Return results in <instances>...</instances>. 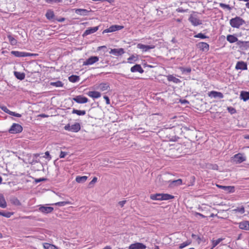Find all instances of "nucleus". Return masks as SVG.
I'll return each mask as SVG.
<instances>
[{"mask_svg": "<svg viewBox=\"0 0 249 249\" xmlns=\"http://www.w3.org/2000/svg\"><path fill=\"white\" fill-rule=\"evenodd\" d=\"M130 71L132 72H139L140 73H142L144 72L141 66L139 64H136L131 68Z\"/></svg>", "mask_w": 249, "mask_h": 249, "instance_id": "f3484780", "label": "nucleus"}, {"mask_svg": "<svg viewBox=\"0 0 249 249\" xmlns=\"http://www.w3.org/2000/svg\"><path fill=\"white\" fill-rule=\"evenodd\" d=\"M196 215H199V216H201L202 218L205 217V216L204 215H203L202 214H201L200 213H196Z\"/></svg>", "mask_w": 249, "mask_h": 249, "instance_id": "69168bd1", "label": "nucleus"}, {"mask_svg": "<svg viewBox=\"0 0 249 249\" xmlns=\"http://www.w3.org/2000/svg\"><path fill=\"white\" fill-rule=\"evenodd\" d=\"M99 89L101 91L110 90V88L108 83H102L98 87Z\"/></svg>", "mask_w": 249, "mask_h": 249, "instance_id": "aec40b11", "label": "nucleus"}, {"mask_svg": "<svg viewBox=\"0 0 249 249\" xmlns=\"http://www.w3.org/2000/svg\"><path fill=\"white\" fill-rule=\"evenodd\" d=\"M246 21L241 17L236 16L230 20V25L234 28L239 29L242 25L245 24Z\"/></svg>", "mask_w": 249, "mask_h": 249, "instance_id": "f257e3e1", "label": "nucleus"}, {"mask_svg": "<svg viewBox=\"0 0 249 249\" xmlns=\"http://www.w3.org/2000/svg\"><path fill=\"white\" fill-rule=\"evenodd\" d=\"M227 40L231 43L238 42V38L234 35H229L227 36Z\"/></svg>", "mask_w": 249, "mask_h": 249, "instance_id": "b1692460", "label": "nucleus"}, {"mask_svg": "<svg viewBox=\"0 0 249 249\" xmlns=\"http://www.w3.org/2000/svg\"><path fill=\"white\" fill-rule=\"evenodd\" d=\"M137 48L142 49L143 52H147L150 49H154L155 48L154 45H146L142 44H138L137 45Z\"/></svg>", "mask_w": 249, "mask_h": 249, "instance_id": "4468645a", "label": "nucleus"}, {"mask_svg": "<svg viewBox=\"0 0 249 249\" xmlns=\"http://www.w3.org/2000/svg\"><path fill=\"white\" fill-rule=\"evenodd\" d=\"M167 80L169 81H172L176 84H178L181 82L180 79L174 77L173 75H169L168 76H167Z\"/></svg>", "mask_w": 249, "mask_h": 249, "instance_id": "a878e982", "label": "nucleus"}, {"mask_svg": "<svg viewBox=\"0 0 249 249\" xmlns=\"http://www.w3.org/2000/svg\"><path fill=\"white\" fill-rule=\"evenodd\" d=\"M64 129L66 130L71 131V125L70 124H68L65 126Z\"/></svg>", "mask_w": 249, "mask_h": 249, "instance_id": "bf43d9fd", "label": "nucleus"}, {"mask_svg": "<svg viewBox=\"0 0 249 249\" xmlns=\"http://www.w3.org/2000/svg\"><path fill=\"white\" fill-rule=\"evenodd\" d=\"M187 10H184L182 8H178V9H177V11L178 12H180V13H183V12H185L187 11Z\"/></svg>", "mask_w": 249, "mask_h": 249, "instance_id": "0e129e2a", "label": "nucleus"}, {"mask_svg": "<svg viewBox=\"0 0 249 249\" xmlns=\"http://www.w3.org/2000/svg\"><path fill=\"white\" fill-rule=\"evenodd\" d=\"M190 243H191V242L189 241L184 242L179 245V249H182L185 248V247L187 246L188 245H190Z\"/></svg>", "mask_w": 249, "mask_h": 249, "instance_id": "49530a36", "label": "nucleus"}, {"mask_svg": "<svg viewBox=\"0 0 249 249\" xmlns=\"http://www.w3.org/2000/svg\"><path fill=\"white\" fill-rule=\"evenodd\" d=\"M104 98L106 100V104L107 105H109L110 104V100H109V97L108 96H104Z\"/></svg>", "mask_w": 249, "mask_h": 249, "instance_id": "680f3d73", "label": "nucleus"}, {"mask_svg": "<svg viewBox=\"0 0 249 249\" xmlns=\"http://www.w3.org/2000/svg\"><path fill=\"white\" fill-rule=\"evenodd\" d=\"M46 17L48 19H53L54 17L53 12L52 10H48L46 14Z\"/></svg>", "mask_w": 249, "mask_h": 249, "instance_id": "473e14b6", "label": "nucleus"}, {"mask_svg": "<svg viewBox=\"0 0 249 249\" xmlns=\"http://www.w3.org/2000/svg\"><path fill=\"white\" fill-rule=\"evenodd\" d=\"M223 238H218L216 240H212V247L211 249H213L214 247H215L218 244H219L222 240Z\"/></svg>", "mask_w": 249, "mask_h": 249, "instance_id": "f704fd0d", "label": "nucleus"}, {"mask_svg": "<svg viewBox=\"0 0 249 249\" xmlns=\"http://www.w3.org/2000/svg\"><path fill=\"white\" fill-rule=\"evenodd\" d=\"M180 69L183 73L188 74L191 71V68L190 67H188V68L181 67L180 68Z\"/></svg>", "mask_w": 249, "mask_h": 249, "instance_id": "a19ab883", "label": "nucleus"}, {"mask_svg": "<svg viewBox=\"0 0 249 249\" xmlns=\"http://www.w3.org/2000/svg\"><path fill=\"white\" fill-rule=\"evenodd\" d=\"M161 200H167L173 199L174 196L168 194H161Z\"/></svg>", "mask_w": 249, "mask_h": 249, "instance_id": "c85d7f7f", "label": "nucleus"}, {"mask_svg": "<svg viewBox=\"0 0 249 249\" xmlns=\"http://www.w3.org/2000/svg\"><path fill=\"white\" fill-rule=\"evenodd\" d=\"M124 28L122 26L114 25L110 26L109 28L105 29L103 32V34L106 33H111L113 32H115L116 31L121 30Z\"/></svg>", "mask_w": 249, "mask_h": 249, "instance_id": "0eeeda50", "label": "nucleus"}, {"mask_svg": "<svg viewBox=\"0 0 249 249\" xmlns=\"http://www.w3.org/2000/svg\"><path fill=\"white\" fill-rule=\"evenodd\" d=\"M209 96L211 97L218 98L219 99L223 98L224 97L223 94L221 92L216 91H211L209 93Z\"/></svg>", "mask_w": 249, "mask_h": 249, "instance_id": "dca6fc26", "label": "nucleus"}, {"mask_svg": "<svg viewBox=\"0 0 249 249\" xmlns=\"http://www.w3.org/2000/svg\"><path fill=\"white\" fill-rule=\"evenodd\" d=\"M161 194H152L150 195V198L152 200H161Z\"/></svg>", "mask_w": 249, "mask_h": 249, "instance_id": "7c9ffc66", "label": "nucleus"}, {"mask_svg": "<svg viewBox=\"0 0 249 249\" xmlns=\"http://www.w3.org/2000/svg\"><path fill=\"white\" fill-rule=\"evenodd\" d=\"M227 110L229 113L231 114H233L236 112V109L231 107H227Z\"/></svg>", "mask_w": 249, "mask_h": 249, "instance_id": "8fccbe9b", "label": "nucleus"}, {"mask_svg": "<svg viewBox=\"0 0 249 249\" xmlns=\"http://www.w3.org/2000/svg\"><path fill=\"white\" fill-rule=\"evenodd\" d=\"M98 29H99L98 26L89 28L84 32L83 36H85L88 35L93 34V33L96 32L98 30Z\"/></svg>", "mask_w": 249, "mask_h": 249, "instance_id": "a211bd4d", "label": "nucleus"}, {"mask_svg": "<svg viewBox=\"0 0 249 249\" xmlns=\"http://www.w3.org/2000/svg\"><path fill=\"white\" fill-rule=\"evenodd\" d=\"M43 247L45 249H58L54 245L47 243L43 244Z\"/></svg>", "mask_w": 249, "mask_h": 249, "instance_id": "2f4dec72", "label": "nucleus"}, {"mask_svg": "<svg viewBox=\"0 0 249 249\" xmlns=\"http://www.w3.org/2000/svg\"><path fill=\"white\" fill-rule=\"evenodd\" d=\"M97 181V178L96 177H94L92 180L89 183L88 187L89 188L92 187Z\"/></svg>", "mask_w": 249, "mask_h": 249, "instance_id": "a18cd8bd", "label": "nucleus"}, {"mask_svg": "<svg viewBox=\"0 0 249 249\" xmlns=\"http://www.w3.org/2000/svg\"><path fill=\"white\" fill-rule=\"evenodd\" d=\"M0 108L1 109V110H2L3 111H4L5 112L8 113V114L10 115V112L11 111H10V110H9L5 106H0Z\"/></svg>", "mask_w": 249, "mask_h": 249, "instance_id": "603ef678", "label": "nucleus"}, {"mask_svg": "<svg viewBox=\"0 0 249 249\" xmlns=\"http://www.w3.org/2000/svg\"><path fill=\"white\" fill-rule=\"evenodd\" d=\"M237 44L241 47H246L249 45V41H238Z\"/></svg>", "mask_w": 249, "mask_h": 249, "instance_id": "37998d69", "label": "nucleus"}, {"mask_svg": "<svg viewBox=\"0 0 249 249\" xmlns=\"http://www.w3.org/2000/svg\"><path fill=\"white\" fill-rule=\"evenodd\" d=\"M68 154L67 152H63V151H61L60 152V155H59V157L60 158H65V157Z\"/></svg>", "mask_w": 249, "mask_h": 249, "instance_id": "4d7b16f0", "label": "nucleus"}, {"mask_svg": "<svg viewBox=\"0 0 249 249\" xmlns=\"http://www.w3.org/2000/svg\"><path fill=\"white\" fill-rule=\"evenodd\" d=\"M46 180V178H36L35 179V181L36 183H38L42 181Z\"/></svg>", "mask_w": 249, "mask_h": 249, "instance_id": "052dcab7", "label": "nucleus"}, {"mask_svg": "<svg viewBox=\"0 0 249 249\" xmlns=\"http://www.w3.org/2000/svg\"><path fill=\"white\" fill-rule=\"evenodd\" d=\"M39 211L45 213H51L53 210V208L52 207H47V206H41L39 208Z\"/></svg>", "mask_w": 249, "mask_h": 249, "instance_id": "6ab92c4d", "label": "nucleus"}, {"mask_svg": "<svg viewBox=\"0 0 249 249\" xmlns=\"http://www.w3.org/2000/svg\"><path fill=\"white\" fill-rule=\"evenodd\" d=\"M146 247L145 245L141 243H136L131 244L129 247V249H145Z\"/></svg>", "mask_w": 249, "mask_h": 249, "instance_id": "9b49d317", "label": "nucleus"}, {"mask_svg": "<svg viewBox=\"0 0 249 249\" xmlns=\"http://www.w3.org/2000/svg\"><path fill=\"white\" fill-rule=\"evenodd\" d=\"M63 83L60 81L52 82L50 83L51 86H54L55 87H62L63 86Z\"/></svg>", "mask_w": 249, "mask_h": 249, "instance_id": "e433bc0d", "label": "nucleus"}, {"mask_svg": "<svg viewBox=\"0 0 249 249\" xmlns=\"http://www.w3.org/2000/svg\"><path fill=\"white\" fill-rule=\"evenodd\" d=\"M232 211L235 213L239 212L242 214L244 213L245 212V208L243 206L241 207H237L236 209H233Z\"/></svg>", "mask_w": 249, "mask_h": 249, "instance_id": "ea45409f", "label": "nucleus"}, {"mask_svg": "<svg viewBox=\"0 0 249 249\" xmlns=\"http://www.w3.org/2000/svg\"><path fill=\"white\" fill-rule=\"evenodd\" d=\"M239 228L243 230L249 231V221H243L239 223Z\"/></svg>", "mask_w": 249, "mask_h": 249, "instance_id": "2eb2a0df", "label": "nucleus"}, {"mask_svg": "<svg viewBox=\"0 0 249 249\" xmlns=\"http://www.w3.org/2000/svg\"><path fill=\"white\" fill-rule=\"evenodd\" d=\"M196 38H200L201 39H204L208 38L209 37L203 34L202 33H199L194 36Z\"/></svg>", "mask_w": 249, "mask_h": 249, "instance_id": "09e8293b", "label": "nucleus"}, {"mask_svg": "<svg viewBox=\"0 0 249 249\" xmlns=\"http://www.w3.org/2000/svg\"><path fill=\"white\" fill-rule=\"evenodd\" d=\"M216 186L220 189H223L226 193H233L235 191L234 186H223L221 185H216Z\"/></svg>", "mask_w": 249, "mask_h": 249, "instance_id": "9d476101", "label": "nucleus"}, {"mask_svg": "<svg viewBox=\"0 0 249 249\" xmlns=\"http://www.w3.org/2000/svg\"><path fill=\"white\" fill-rule=\"evenodd\" d=\"M87 178H88V177L85 176H81V177L77 176L75 180L78 183H82L85 182L87 180Z\"/></svg>", "mask_w": 249, "mask_h": 249, "instance_id": "c756f323", "label": "nucleus"}, {"mask_svg": "<svg viewBox=\"0 0 249 249\" xmlns=\"http://www.w3.org/2000/svg\"><path fill=\"white\" fill-rule=\"evenodd\" d=\"M72 114H76L78 115H84L86 114V111L85 110H77L76 109L73 108L72 111Z\"/></svg>", "mask_w": 249, "mask_h": 249, "instance_id": "72a5a7b5", "label": "nucleus"}, {"mask_svg": "<svg viewBox=\"0 0 249 249\" xmlns=\"http://www.w3.org/2000/svg\"><path fill=\"white\" fill-rule=\"evenodd\" d=\"M248 69L247 64L242 61H238L235 66V69L246 70Z\"/></svg>", "mask_w": 249, "mask_h": 249, "instance_id": "f8f14e48", "label": "nucleus"}, {"mask_svg": "<svg viewBox=\"0 0 249 249\" xmlns=\"http://www.w3.org/2000/svg\"><path fill=\"white\" fill-rule=\"evenodd\" d=\"M81 127L79 123H75L71 125V131L73 132H77L80 130Z\"/></svg>", "mask_w": 249, "mask_h": 249, "instance_id": "393cba45", "label": "nucleus"}, {"mask_svg": "<svg viewBox=\"0 0 249 249\" xmlns=\"http://www.w3.org/2000/svg\"><path fill=\"white\" fill-rule=\"evenodd\" d=\"M22 127L18 124H13L9 129V132L11 134L20 133L22 131Z\"/></svg>", "mask_w": 249, "mask_h": 249, "instance_id": "7ed1b4c3", "label": "nucleus"}, {"mask_svg": "<svg viewBox=\"0 0 249 249\" xmlns=\"http://www.w3.org/2000/svg\"><path fill=\"white\" fill-rule=\"evenodd\" d=\"M240 97L244 101H247L249 100V92L242 91L240 93Z\"/></svg>", "mask_w": 249, "mask_h": 249, "instance_id": "4be33fe9", "label": "nucleus"}, {"mask_svg": "<svg viewBox=\"0 0 249 249\" xmlns=\"http://www.w3.org/2000/svg\"><path fill=\"white\" fill-rule=\"evenodd\" d=\"M126 201V200H123L119 201L118 204L121 206V207H124V205L125 204Z\"/></svg>", "mask_w": 249, "mask_h": 249, "instance_id": "e2e57ef3", "label": "nucleus"}, {"mask_svg": "<svg viewBox=\"0 0 249 249\" xmlns=\"http://www.w3.org/2000/svg\"><path fill=\"white\" fill-rule=\"evenodd\" d=\"M89 12V11L85 9H77L75 10V13L81 16H87Z\"/></svg>", "mask_w": 249, "mask_h": 249, "instance_id": "5701e85b", "label": "nucleus"}, {"mask_svg": "<svg viewBox=\"0 0 249 249\" xmlns=\"http://www.w3.org/2000/svg\"><path fill=\"white\" fill-rule=\"evenodd\" d=\"M182 180L181 179H178L177 180H174L171 181L170 183V185L173 186H178L182 184Z\"/></svg>", "mask_w": 249, "mask_h": 249, "instance_id": "4c0bfd02", "label": "nucleus"}, {"mask_svg": "<svg viewBox=\"0 0 249 249\" xmlns=\"http://www.w3.org/2000/svg\"><path fill=\"white\" fill-rule=\"evenodd\" d=\"M233 160L236 163H240L245 161L246 158L245 157L243 156L241 154L238 153L234 156Z\"/></svg>", "mask_w": 249, "mask_h": 249, "instance_id": "1a4fd4ad", "label": "nucleus"}, {"mask_svg": "<svg viewBox=\"0 0 249 249\" xmlns=\"http://www.w3.org/2000/svg\"><path fill=\"white\" fill-rule=\"evenodd\" d=\"M13 213H13L9 212H6V213L0 212V215H2V216L7 217V218H9L13 214Z\"/></svg>", "mask_w": 249, "mask_h": 249, "instance_id": "79ce46f5", "label": "nucleus"}, {"mask_svg": "<svg viewBox=\"0 0 249 249\" xmlns=\"http://www.w3.org/2000/svg\"><path fill=\"white\" fill-rule=\"evenodd\" d=\"M103 249H111V248L110 246H106Z\"/></svg>", "mask_w": 249, "mask_h": 249, "instance_id": "774afa93", "label": "nucleus"}, {"mask_svg": "<svg viewBox=\"0 0 249 249\" xmlns=\"http://www.w3.org/2000/svg\"><path fill=\"white\" fill-rule=\"evenodd\" d=\"M10 115L17 117H21V115L20 114L17 113L13 112V111H11Z\"/></svg>", "mask_w": 249, "mask_h": 249, "instance_id": "6e6d98bb", "label": "nucleus"}, {"mask_svg": "<svg viewBox=\"0 0 249 249\" xmlns=\"http://www.w3.org/2000/svg\"><path fill=\"white\" fill-rule=\"evenodd\" d=\"M11 54L14 55V56L18 57H26V56H36L37 54L36 53H29L23 52H19L17 51H12L11 52Z\"/></svg>", "mask_w": 249, "mask_h": 249, "instance_id": "f03ea898", "label": "nucleus"}, {"mask_svg": "<svg viewBox=\"0 0 249 249\" xmlns=\"http://www.w3.org/2000/svg\"><path fill=\"white\" fill-rule=\"evenodd\" d=\"M219 6L220 7L222 8H226L227 9H228L229 10H231V7L228 4H225V3H219Z\"/></svg>", "mask_w": 249, "mask_h": 249, "instance_id": "de8ad7c7", "label": "nucleus"}, {"mask_svg": "<svg viewBox=\"0 0 249 249\" xmlns=\"http://www.w3.org/2000/svg\"><path fill=\"white\" fill-rule=\"evenodd\" d=\"M137 57L135 56L134 55H131L127 59V61L128 63H131L132 61H136L137 60Z\"/></svg>", "mask_w": 249, "mask_h": 249, "instance_id": "3c124183", "label": "nucleus"}, {"mask_svg": "<svg viewBox=\"0 0 249 249\" xmlns=\"http://www.w3.org/2000/svg\"><path fill=\"white\" fill-rule=\"evenodd\" d=\"M69 80L71 82H76L79 81V77L77 75H72L69 77Z\"/></svg>", "mask_w": 249, "mask_h": 249, "instance_id": "58836bf2", "label": "nucleus"}, {"mask_svg": "<svg viewBox=\"0 0 249 249\" xmlns=\"http://www.w3.org/2000/svg\"><path fill=\"white\" fill-rule=\"evenodd\" d=\"M124 53V51L123 48L111 49L110 51L109 52L110 54H112L116 56L121 55Z\"/></svg>", "mask_w": 249, "mask_h": 249, "instance_id": "ddd939ff", "label": "nucleus"}, {"mask_svg": "<svg viewBox=\"0 0 249 249\" xmlns=\"http://www.w3.org/2000/svg\"><path fill=\"white\" fill-rule=\"evenodd\" d=\"M188 20L192 25L195 26L202 24L201 21L197 18L196 16L191 15Z\"/></svg>", "mask_w": 249, "mask_h": 249, "instance_id": "423d86ee", "label": "nucleus"}, {"mask_svg": "<svg viewBox=\"0 0 249 249\" xmlns=\"http://www.w3.org/2000/svg\"><path fill=\"white\" fill-rule=\"evenodd\" d=\"M45 1L48 3L53 4L54 3H59L62 1V0H45Z\"/></svg>", "mask_w": 249, "mask_h": 249, "instance_id": "864d4df0", "label": "nucleus"}, {"mask_svg": "<svg viewBox=\"0 0 249 249\" xmlns=\"http://www.w3.org/2000/svg\"><path fill=\"white\" fill-rule=\"evenodd\" d=\"M87 94L88 96L93 98H99L100 97H101V93L99 92L96 91H89Z\"/></svg>", "mask_w": 249, "mask_h": 249, "instance_id": "412c9836", "label": "nucleus"}, {"mask_svg": "<svg viewBox=\"0 0 249 249\" xmlns=\"http://www.w3.org/2000/svg\"><path fill=\"white\" fill-rule=\"evenodd\" d=\"M10 201L12 204L16 205V206H19L21 205V203L20 202L19 200L15 197H13L11 198Z\"/></svg>", "mask_w": 249, "mask_h": 249, "instance_id": "c9c22d12", "label": "nucleus"}, {"mask_svg": "<svg viewBox=\"0 0 249 249\" xmlns=\"http://www.w3.org/2000/svg\"><path fill=\"white\" fill-rule=\"evenodd\" d=\"M71 204V202L69 201H61V202H58L55 203L54 204L55 205L58 206H64L67 204Z\"/></svg>", "mask_w": 249, "mask_h": 249, "instance_id": "c03bdc74", "label": "nucleus"}, {"mask_svg": "<svg viewBox=\"0 0 249 249\" xmlns=\"http://www.w3.org/2000/svg\"><path fill=\"white\" fill-rule=\"evenodd\" d=\"M7 207V203L5 199L4 196L2 195H0V207L2 208H5Z\"/></svg>", "mask_w": 249, "mask_h": 249, "instance_id": "bb28decb", "label": "nucleus"}, {"mask_svg": "<svg viewBox=\"0 0 249 249\" xmlns=\"http://www.w3.org/2000/svg\"><path fill=\"white\" fill-rule=\"evenodd\" d=\"M217 168H218V166L216 164H214V165H213V167L212 168L214 170H216L217 169Z\"/></svg>", "mask_w": 249, "mask_h": 249, "instance_id": "338daca9", "label": "nucleus"}, {"mask_svg": "<svg viewBox=\"0 0 249 249\" xmlns=\"http://www.w3.org/2000/svg\"><path fill=\"white\" fill-rule=\"evenodd\" d=\"M44 157L46 159H48L49 160H50L51 159V156L50 155V153L48 151H46L45 153V156H44Z\"/></svg>", "mask_w": 249, "mask_h": 249, "instance_id": "13d9d810", "label": "nucleus"}, {"mask_svg": "<svg viewBox=\"0 0 249 249\" xmlns=\"http://www.w3.org/2000/svg\"><path fill=\"white\" fill-rule=\"evenodd\" d=\"M8 38L9 41L11 42V44H15L17 43L16 40L12 36H8Z\"/></svg>", "mask_w": 249, "mask_h": 249, "instance_id": "5fc2aeb1", "label": "nucleus"}, {"mask_svg": "<svg viewBox=\"0 0 249 249\" xmlns=\"http://www.w3.org/2000/svg\"><path fill=\"white\" fill-rule=\"evenodd\" d=\"M72 100L78 104H84L88 102L89 99L83 95H77L73 98Z\"/></svg>", "mask_w": 249, "mask_h": 249, "instance_id": "20e7f679", "label": "nucleus"}, {"mask_svg": "<svg viewBox=\"0 0 249 249\" xmlns=\"http://www.w3.org/2000/svg\"><path fill=\"white\" fill-rule=\"evenodd\" d=\"M99 57L96 56H92L87 59L83 63V65H92L94 63L99 61Z\"/></svg>", "mask_w": 249, "mask_h": 249, "instance_id": "39448f33", "label": "nucleus"}, {"mask_svg": "<svg viewBox=\"0 0 249 249\" xmlns=\"http://www.w3.org/2000/svg\"><path fill=\"white\" fill-rule=\"evenodd\" d=\"M197 47L202 52H207L209 50V45L204 42H200L197 44Z\"/></svg>", "mask_w": 249, "mask_h": 249, "instance_id": "6e6552de", "label": "nucleus"}, {"mask_svg": "<svg viewBox=\"0 0 249 249\" xmlns=\"http://www.w3.org/2000/svg\"><path fill=\"white\" fill-rule=\"evenodd\" d=\"M14 75L17 79L20 80H23L25 77L24 73L18 71H14Z\"/></svg>", "mask_w": 249, "mask_h": 249, "instance_id": "cd10ccee", "label": "nucleus"}]
</instances>
